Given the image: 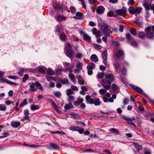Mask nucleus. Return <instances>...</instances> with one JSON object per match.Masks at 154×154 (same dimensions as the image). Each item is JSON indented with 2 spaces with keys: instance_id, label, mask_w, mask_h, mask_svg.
<instances>
[{
  "instance_id": "1",
  "label": "nucleus",
  "mask_w": 154,
  "mask_h": 154,
  "mask_svg": "<svg viewBox=\"0 0 154 154\" xmlns=\"http://www.w3.org/2000/svg\"><path fill=\"white\" fill-rule=\"evenodd\" d=\"M98 23L99 26L101 27L104 35L106 37L110 36V33L112 32V31L111 30L110 26L102 19L98 20Z\"/></svg>"
},
{
  "instance_id": "2",
  "label": "nucleus",
  "mask_w": 154,
  "mask_h": 154,
  "mask_svg": "<svg viewBox=\"0 0 154 154\" xmlns=\"http://www.w3.org/2000/svg\"><path fill=\"white\" fill-rule=\"evenodd\" d=\"M38 87V89L42 90V87L41 86V84L38 82H36L35 83H32L30 85V88L29 89V91H36L37 88L35 86Z\"/></svg>"
},
{
  "instance_id": "3",
  "label": "nucleus",
  "mask_w": 154,
  "mask_h": 154,
  "mask_svg": "<svg viewBox=\"0 0 154 154\" xmlns=\"http://www.w3.org/2000/svg\"><path fill=\"white\" fill-rule=\"evenodd\" d=\"M142 10V8H141L137 7L135 8L132 6H130L128 8V12L131 14H139Z\"/></svg>"
},
{
  "instance_id": "4",
  "label": "nucleus",
  "mask_w": 154,
  "mask_h": 154,
  "mask_svg": "<svg viewBox=\"0 0 154 154\" xmlns=\"http://www.w3.org/2000/svg\"><path fill=\"white\" fill-rule=\"evenodd\" d=\"M67 45L69 48H67L66 49V55L70 58L71 60H72L74 54L73 51L70 49L72 47V46L69 43H67Z\"/></svg>"
},
{
  "instance_id": "5",
  "label": "nucleus",
  "mask_w": 154,
  "mask_h": 154,
  "mask_svg": "<svg viewBox=\"0 0 154 154\" xmlns=\"http://www.w3.org/2000/svg\"><path fill=\"white\" fill-rule=\"evenodd\" d=\"M111 82L109 81L106 80H102V82L101 83L103 87L106 90H109L110 88Z\"/></svg>"
},
{
  "instance_id": "6",
  "label": "nucleus",
  "mask_w": 154,
  "mask_h": 154,
  "mask_svg": "<svg viewBox=\"0 0 154 154\" xmlns=\"http://www.w3.org/2000/svg\"><path fill=\"white\" fill-rule=\"evenodd\" d=\"M127 12V9L125 8H122V9L116 10L114 13L118 16H124Z\"/></svg>"
},
{
  "instance_id": "7",
  "label": "nucleus",
  "mask_w": 154,
  "mask_h": 154,
  "mask_svg": "<svg viewBox=\"0 0 154 154\" xmlns=\"http://www.w3.org/2000/svg\"><path fill=\"white\" fill-rule=\"evenodd\" d=\"M145 30L146 32V35L147 37L149 39L152 38L154 37V35L153 34V33L151 32V27L148 26L147 27Z\"/></svg>"
},
{
  "instance_id": "8",
  "label": "nucleus",
  "mask_w": 154,
  "mask_h": 154,
  "mask_svg": "<svg viewBox=\"0 0 154 154\" xmlns=\"http://www.w3.org/2000/svg\"><path fill=\"white\" fill-rule=\"evenodd\" d=\"M105 10L104 7L102 6H98L96 8V12L99 14H103L104 13Z\"/></svg>"
},
{
  "instance_id": "9",
  "label": "nucleus",
  "mask_w": 154,
  "mask_h": 154,
  "mask_svg": "<svg viewBox=\"0 0 154 154\" xmlns=\"http://www.w3.org/2000/svg\"><path fill=\"white\" fill-rule=\"evenodd\" d=\"M93 34L95 35L97 38H99L100 36V32L95 28H94L92 29Z\"/></svg>"
},
{
  "instance_id": "10",
  "label": "nucleus",
  "mask_w": 154,
  "mask_h": 154,
  "mask_svg": "<svg viewBox=\"0 0 154 154\" xmlns=\"http://www.w3.org/2000/svg\"><path fill=\"white\" fill-rule=\"evenodd\" d=\"M85 99L87 103L90 104H93L94 99L91 98L90 96L87 95L86 96Z\"/></svg>"
},
{
  "instance_id": "11",
  "label": "nucleus",
  "mask_w": 154,
  "mask_h": 154,
  "mask_svg": "<svg viewBox=\"0 0 154 154\" xmlns=\"http://www.w3.org/2000/svg\"><path fill=\"white\" fill-rule=\"evenodd\" d=\"M24 118L25 120H29V111L28 109H26L24 110Z\"/></svg>"
},
{
  "instance_id": "12",
  "label": "nucleus",
  "mask_w": 154,
  "mask_h": 154,
  "mask_svg": "<svg viewBox=\"0 0 154 154\" xmlns=\"http://www.w3.org/2000/svg\"><path fill=\"white\" fill-rule=\"evenodd\" d=\"M84 101V99L81 97H78V100L74 102L73 104L74 105L78 106L81 103H82Z\"/></svg>"
},
{
  "instance_id": "13",
  "label": "nucleus",
  "mask_w": 154,
  "mask_h": 154,
  "mask_svg": "<svg viewBox=\"0 0 154 154\" xmlns=\"http://www.w3.org/2000/svg\"><path fill=\"white\" fill-rule=\"evenodd\" d=\"M116 56L119 58L121 57L124 54L123 51L120 49L116 51Z\"/></svg>"
},
{
  "instance_id": "14",
  "label": "nucleus",
  "mask_w": 154,
  "mask_h": 154,
  "mask_svg": "<svg viewBox=\"0 0 154 154\" xmlns=\"http://www.w3.org/2000/svg\"><path fill=\"white\" fill-rule=\"evenodd\" d=\"M132 88L138 93L142 94H144L142 90L139 87L134 86Z\"/></svg>"
},
{
  "instance_id": "15",
  "label": "nucleus",
  "mask_w": 154,
  "mask_h": 154,
  "mask_svg": "<svg viewBox=\"0 0 154 154\" xmlns=\"http://www.w3.org/2000/svg\"><path fill=\"white\" fill-rule=\"evenodd\" d=\"M2 80L4 82H6L8 84L10 85H13L15 86H17L18 85V83L11 82L10 81H8V80L7 79H6L2 78Z\"/></svg>"
},
{
  "instance_id": "16",
  "label": "nucleus",
  "mask_w": 154,
  "mask_h": 154,
  "mask_svg": "<svg viewBox=\"0 0 154 154\" xmlns=\"http://www.w3.org/2000/svg\"><path fill=\"white\" fill-rule=\"evenodd\" d=\"M53 7L55 9L57 10H59L60 9L61 10L66 9L65 7H63V6H61L60 5H59L57 3H55L53 5Z\"/></svg>"
},
{
  "instance_id": "17",
  "label": "nucleus",
  "mask_w": 154,
  "mask_h": 154,
  "mask_svg": "<svg viewBox=\"0 0 154 154\" xmlns=\"http://www.w3.org/2000/svg\"><path fill=\"white\" fill-rule=\"evenodd\" d=\"M20 123L17 121H13L11 122V125L13 128H17L19 126Z\"/></svg>"
},
{
  "instance_id": "18",
  "label": "nucleus",
  "mask_w": 154,
  "mask_h": 154,
  "mask_svg": "<svg viewBox=\"0 0 154 154\" xmlns=\"http://www.w3.org/2000/svg\"><path fill=\"white\" fill-rule=\"evenodd\" d=\"M64 64L65 66L66 67V69L67 70L72 69L73 67L72 65H71L69 63L66 62H64Z\"/></svg>"
},
{
  "instance_id": "19",
  "label": "nucleus",
  "mask_w": 154,
  "mask_h": 154,
  "mask_svg": "<svg viewBox=\"0 0 154 154\" xmlns=\"http://www.w3.org/2000/svg\"><path fill=\"white\" fill-rule=\"evenodd\" d=\"M105 76L107 79H109L111 82L113 81L114 79L113 75L112 74H108Z\"/></svg>"
},
{
  "instance_id": "20",
  "label": "nucleus",
  "mask_w": 154,
  "mask_h": 154,
  "mask_svg": "<svg viewBox=\"0 0 154 154\" xmlns=\"http://www.w3.org/2000/svg\"><path fill=\"white\" fill-rule=\"evenodd\" d=\"M95 67V65L94 63H91L88 64L87 68L88 69L92 70L94 69Z\"/></svg>"
},
{
  "instance_id": "21",
  "label": "nucleus",
  "mask_w": 154,
  "mask_h": 154,
  "mask_svg": "<svg viewBox=\"0 0 154 154\" xmlns=\"http://www.w3.org/2000/svg\"><path fill=\"white\" fill-rule=\"evenodd\" d=\"M83 15V14L82 13L80 12H77L76 13V16L74 17L73 18L76 19H80Z\"/></svg>"
},
{
  "instance_id": "22",
  "label": "nucleus",
  "mask_w": 154,
  "mask_h": 154,
  "mask_svg": "<svg viewBox=\"0 0 154 154\" xmlns=\"http://www.w3.org/2000/svg\"><path fill=\"white\" fill-rule=\"evenodd\" d=\"M56 18L58 21H61L63 20H65L66 18L63 16L59 15L57 16Z\"/></svg>"
},
{
  "instance_id": "23",
  "label": "nucleus",
  "mask_w": 154,
  "mask_h": 154,
  "mask_svg": "<svg viewBox=\"0 0 154 154\" xmlns=\"http://www.w3.org/2000/svg\"><path fill=\"white\" fill-rule=\"evenodd\" d=\"M91 61L96 62L98 61L97 56L95 54H93L91 57Z\"/></svg>"
},
{
  "instance_id": "24",
  "label": "nucleus",
  "mask_w": 154,
  "mask_h": 154,
  "mask_svg": "<svg viewBox=\"0 0 154 154\" xmlns=\"http://www.w3.org/2000/svg\"><path fill=\"white\" fill-rule=\"evenodd\" d=\"M58 81L59 82L63 84H68L69 83L68 79L66 78L64 79H63L61 78H60L58 79Z\"/></svg>"
},
{
  "instance_id": "25",
  "label": "nucleus",
  "mask_w": 154,
  "mask_h": 154,
  "mask_svg": "<svg viewBox=\"0 0 154 154\" xmlns=\"http://www.w3.org/2000/svg\"><path fill=\"white\" fill-rule=\"evenodd\" d=\"M103 98L104 102L105 103H106L108 102L112 103L114 101L111 98H110L108 99L107 97H103Z\"/></svg>"
},
{
  "instance_id": "26",
  "label": "nucleus",
  "mask_w": 154,
  "mask_h": 154,
  "mask_svg": "<svg viewBox=\"0 0 154 154\" xmlns=\"http://www.w3.org/2000/svg\"><path fill=\"white\" fill-rule=\"evenodd\" d=\"M78 82L81 85H83L84 84V81L81 76L79 75L77 77Z\"/></svg>"
},
{
  "instance_id": "27",
  "label": "nucleus",
  "mask_w": 154,
  "mask_h": 154,
  "mask_svg": "<svg viewBox=\"0 0 154 154\" xmlns=\"http://www.w3.org/2000/svg\"><path fill=\"white\" fill-rule=\"evenodd\" d=\"M102 57L104 60H106L107 59V54L106 51H104L102 54Z\"/></svg>"
},
{
  "instance_id": "28",
  "label": "nucleus",
  "mask_w": 154,
  "mask_h": 154,
  "mask_svg": "<svg viewBox=\"0 0 154 154\" xmlns=\"http://www.w3.org/2000/svg\"><path fill=\"white\" fill-rule=\"evenodd\" d=\"M120 71H121L122 73V74L124 75H125L126 74V69L122 67L121 69V70H117V72L119 73H119L120 72Z\"/></svg>"
},
{
  "instance_id": "29",
  "label": "nucleus",
  "mask_w": 154,
  "mask_h": 154,
  "mask_svg": "<svg viewBox=\"0 0 154 154\" xmlns=\"http://www.w3.org/2000/svg\"><path fill=\"white\" fill-rule=\"evenodd\" d=\"M69 96L68 101H69V103L73 107V106L71 102L74 101L75 100L74 98V97L72 95Z\"/></svg>"
},
{
  "instance_id": "30",
  "label": "nucleus",
  "mask_w": 154,
  "mask_h": 154,
  "mask_svg": "<svg viewBox=\"0 0 154 154\" xmlns=\"http://www.w3.org/2000/svg\"><path fill=\"white\" fill-rule=\"evenodd\" d=\"M83 38L84 39L86 42H89L91 40V37L86 34H84Z\"/></svg>"
},
{
  "instance_id": "31",
  "label": "nucleus",
  "mask_w": 154,
  "mask_h": 154,
  "mask_svg": "<svg viewBox=\"0 0 154 154\" xmlns=\"http://www.w3.org/2000/svg\"><path fill=\"white\" fill-rule=\"evenodd\" d=\"M53 107L54 109L57 112L59 113L61 111L58 109V108L56 104L54 102H52V103Z\"/></svg>"
},
{
  "instance_id": "32",
  "label": "nucleus",
  "mask_w": 154,
  "mask_h": 154,
  "mask_svg": "<svg viewBox=\"0 0 154 154\" xmlns=\"http://www.w3.org/2000/svg\"><path fill=\"white\" fill-rule=\"evenodd\" d=\"M39 107L38 105L35 104L32 105L30 107V109L32 110H35L39 109Z\"/></svg>"
},
{
  "instance_id": "33",
  "label": "nucleus",
  "mask_w": 154,
  "mask_h": 154,
  "mask_svg": "<svg viewBox=\"0 0 154 154\" xmlns=\"http://www.w3.org/2000/svg\"><path fill=\"white\" fill-rule=\"evenodd\" d=\"M101 102L100 101L99 98H96L95 100H94L93 104L95 106H98L100 104Z\"/></svg>"
},
{
  "instance_id": "34",
  "label": "nucleus",
  "mask_w": 154,
  "mask_h": 154,
  "mask_svg": "<svg viewBox=\"0 0 154 154\" xmlns=\"http://www.w3.org/2000/svg\"><path fill=\"white\" fill-rule=\"evenodd\" d=\"M7 109V107L4 104H0V111H5Z\"/></svg>"
},
{
  "instance_id": "35",
  "label": "nucleus",
  "mask_w": 154,
  "mask_h": 154,
  "mask_svg": "<svg viewBox=\"0 0 154 154\" xmlns=\"http://www.w3.org/2000/svg\"><path fill=\"white\" fill-rule=\"evenodd\" d=\"M130 33L134 36H136L137 34L136 30L134 28H131L130 30Z\"/></svg>"
},
{
  "instance_id": "36",
  "label": "nucleus",
  "mask_w": 154,
  "mask_h": 154,
  "mask_svg": "<svg viewBox=\"0 0 154 154\" xmlns=\"http://www.w3.org/2000/svg\"><path fill=\"white\" fill-rule=\"evenodd\" d=\"M143 5L145 8L147 10H149L151 6L150 4L145 2L143 3Z\"/></svg>"
},
{
  "instance_id": "37",
  "label": "nucleus",
  "mask_w": 154,
  "mask_h": 154,
  "mask_svg": "<svg viewBox=\"0 0 154 154\" xmlns=\"http://www.w3.org/2000/svg\"><path fill=\"white\" fill-rule=\"evenodd\" d=\"M110 131L113 132L114 133L117 134H119V131L116 129L115 128H112L109 129V131Z\"/></svg>"
},
{
  "instance_id": "38",
  "label": "nucleus",
  "mask_w": 154,
  "mask_h": 154,
  "mask_svg": "<svg viewBox=\"0 0 154 154\" xmlns=\"http://www.w3.org/2000/svg\"><path fill=\"white\" fill-rule=\"evenodd\" d=\"M29 76L28 74H25L24 75L22 79V80L23 82H25L26 80H28Z\"/></svg>"
},
{
  "instance_id": "39",
  "label": "nucleus",
  "mask_w": 154,
  "mask_h": 154,
  "mask_svg": "<svg viewBox=\"0 0 154 154\" xmlns=\"http://www.w3.org/2000/svg\"><path fill=\"white\" fill-rule=\"evenodd\" d=\"M53 94L54 96L57 97H60L61 96V93L60 91L54 92Z\"/></svg>"
},
{
  "instance_id": "40",
  "label": "nucleus",
  "mask_w": 154,
  "mask_h": 154,
  "mask_svg": "<svg viewBox=\"0 0 154 154\" xmlns=\"http://www.w3.org/2000/svg\"><path fill=\"white\" fill-rule=\"evenodd\" d=\"M113 45L115 46V47L118 48L119 47V42L117 41H113L112 42Z\"/></svg>"
},
{
  "instance_id": "41",
  "label": "nucleus",
  "mask_w": 154,
  "mask_h": 154,
  "mask_svg": "<svg viewBox=\"0 0 154 154\" xmlns=\"http://www.w3.org/2000/svg\"><path fill=\"white\" fill-rule=\"evenodd\" d=\"M28 103L27 102V99H25L21 103L20 107H23L25 105H27Z\"/></svg>"
},
{
  "instance_id": "42",
  "label": "nucleus",
  "mask_w": 154,
  "mask_h": 154,
  "mask_svg": "<svg viewBox=\"0 0 154 154\" xmlns=\"http://www.w3.org/2000/svg\"><path fill=\"white\" fill-rule=\"evenodd\" d=\"M138 35L140 38H143L145 36V34L143 32H138Z\"/></svg>"
},
{
  "instance_id": "43",
  "label": "nucleus",
  "mask_w": 154,
  "mask_h": 154,
  "mask_svg": "<svg viewBox=\"0 0 154 154\" xmlns=\"http://www.w3.org/2000/svg\"><path fill=\"white\" fill-rule=\"evenodd\" d=\"M60 38L62 41H64L66 39V36L64 33H62L60 35Z\"/></svg>"
},
{
  "instance_id": "44",
  "label": "nucleus",
  "mask_w": 154,
  "mask_h": 154,
  "mask_svg": "<svg viewBox=\"0 0 154 154\" xmlns=\"http://www.w3.org/2000/svg\"><path fill=\"white\" fill-rule=\"evenodd\" d=\"M50 146L54 149L58 150L59 149V147L56 144L51 143L50 144Z\"/></svg>"
},
{
  "instance_id": "45",
  "label": "nucleus",
  "mask_w": 154,
  "mask_h": 154,
  "mask_svg": "<svg viewBox=\"0 0 154 154\" xmlns=\"http://www.w3.org/2000/svg\"><path fill=\"white\" fill-rule=\"evenodd\" d=\"M74 94V92L70 89L66 90V94L68 96H70L71 94Z\"/></svg>"
},
{
  "instance_id": "46",
  "label": "nucleus",
  "mask_w": 154,
  "mask_h": 154,
  "mask_svg": "<svg viewBox=\"0 0 154 154\" xmlns=\"http://www.w3.org/2000/svg\"><path fill=\"white\" fill-rule=\"evenodd\" d=\"M113 66L116 69H118L119 68H120V66L119 63H114Z\"/></svg>"
},
{
  "instance_id": "47",
  "label": "nucleus",
  "mask_w": 154,
  "mask_h": 154,
  "mask_svg": "<svg viewBox=\"0 0 154 154\" xmlns=\"http://www.w3.org/2000/svg\"><path fill=\"white\" fill-rule=\"evenodd\" d=\"M76 68H78L80 69H81L82 68V64L80 62H79L76 65Z\"/></svg>"
},
{
  "instance_id": "48",
  "label": "nucleus",
  "mask_w": 154,
  "mask_h": 154,
  "mask_svg": "<svg viewBox=\"0 0 154 154\" xmlns=\"http://www.w3.org/2000/svg\"><path fill=\"white\" fill-rule=\"evenodd\" d=\"M126 36L127 39L129 41H130L131 40L132 38L131 37V35L129 33H127L126 35Z\"/></svg>"
},
{
  "instance_id": "49",
  "label": "nucleus",
  "mask_w": 154,
  "mask_h": 154,
  "mask_svg": "<svg viewBox=\"0 0 154 154\" xmlns=\"http://www.w3.org/2000/svg\"><path fill=\"white\" fill-rule=\"evenodd\" d=\"M106 91L105 89H101L99 91V92L101 94H104L106 93Z\"/></svg>"
},
{
  "instance_id": "50",
  "label": "nucleus",
  "mask_w": 154,
  "mask_h": 154,
  "mask_svg": "<svg viewBox=\"0 0 154 154\" xmlns=\"http://www.w3.org/2000/svg\"><path fill=\"white\" fill-rule=\"evenodd\" d=\"M104 76V72H101V73H99L97 75V76L100 79L102 78Z\"/></svg>"
},
{
  "instance_id": "51",
  "label": "nucleus",
  "mask_w": 154,
  "mask_h": 154,
  "mask_svg": "<svg viewBox=\"0 0 154 154\" xmlns=\"http://www.w3.org/2000/svg\"><path fill=\"white\" fill-rule=\"evenodd\" d=\"M70 9L71 12L72 14H74L76 11L75 8L73 6H71L70 8Z\"/></svg>"
},
{
  "instance_id": "52",
  "label": "nucleus",
  "mask_w": 154,
  "mask_h": 154,
  "mask_svg": "<svg viewBox=\"0 0 154 154\" xmlns=\"http://www.w3.org/2000/svg\"><path fill=\"white\" fill-rule=\"evenodd\" d=\"M78 127L77 126H72L70 128V129L73 131H77L78 130Z\"/></svg>"
},
{
  "instance_id": "53",
  "label": "nucleus",
  "mask_w": 154,
  "mask_h": 154,
  "mask_svg": "<svg viewBox=\"0 0 154 154\" xmlns=\"http://www.w3.org/2000/svg\"><path fill=\"white\" fill-rule=\"evenodd\" d=\"M47 72L48 74L50 75H52L54 74V72L50 69H48L47 70Z\"/></svg>"
},
{
  "instance_id": "54",
  "label": "nucleus",
  "mask_w": 154,
  "mask_h": 154,
  "mask_svg": "<svg viewBox=\"0 0 154 154\" xmlns=\"http://www.w3.org/2000/svg\"><path fill=\"white\" fill-rule=\"evenodd\" d=\"M135 3L134 0H129L127 2V4L128 5H133Z\"/></svg>"
},
{
  "instance_id": "55",
  "label": "nucleus",
  "mask_w": 154,
  "mask_h": 154,
  "mask_svg": "<svg viewBox=\"0 0 154 154\" xmlns=\"http://www.w3.org/2000/svg\"><path fill=\"white\" fill-rule=\"evenodd\" d=\"M84 131V129L78 127V130L77 131H78L79 133L82 134L83 133Z\"/></svg>"
},
{
  "instance_id": "56",
  "label": "nucleus",
  "mask_w": 154,
  "mask_h": 154,
  "mask_svg": "<svg viewBox=\"0 0 154 154\" xmlns=\"http://www.w3.org/2000/svg\"><path fill=\"white\" fill-rule=\"evenodd\" d=\"M69 76L71 80L74 81L75 79V75L73 74H69Z\"/></svg>"
},
{
  "instance_id": "57",
  "label": "nucleus",
  "mask_w": 154,
  "mask_h": 154,
  "mask_svg": "<svg viewBox=\"0 0 154 154\" xmlns=\"http://www.w3.org/2000/svg\"><path fill=\"white\" fill-rule=\"evenodd\" d=\"M133 120H134V119H131V120L128 121L127 122L130 125H133L134 127H135L136 126L134 124L133 122H132Z\"/></svg>"
},
{
  "instance_id": "58",
  "label": "nucleus",
  "mask_w": 154,
  "mask_h": 154,
  "mask_svg": "<svg viewBox=\"0 0 154 154\" xmlns=\"http://www.w3.org/2000/svg\"><path fill=\"white\" fill-rule=\"evenodd\" d=\"M70 106H72L70 104V105L68 104L65 105V106H64L65 109L66 110H67L70 109V108H71Z\"/></svg>"
},
{
  "instance_id": "59",
  "label": "nucleus",
  "mask_w": 154,
  "mask_h": 154,
  "mask_svg": "<svg viewBox=\"0 0 154 154\" xmlns=\"http://www.w3.org/2000/svg\"><path fill=\"white\" fill-rule=\"evenodd\" d=\"M112 88L114 90H117L118 88V86L116 84H113L112 85Z\"/></svg>"
},
{
  "instance_id": "60",
  "label": "nucleus",
  "mask_w": 154,
  "mask_h": 154,
  "mask_svg": "<svg viewBox=\"0 0 154 154\" xmlns=\"http://www.w3.org/2000/svg\"><path fill=\"white\" fill-rule=\"evenodd\" d=\"M45 69L42 67H40L38 69L39 72L41 73H43L45 72Z\"/></svg>"
},
{
  "instance_id": "61",
  "label": "nucleus",
  "mask_w": 154,
  "mask_h": 154,
  "mask_svg": "<svg viewBox=\"0 0 154 154\" xmlns=\"http://www.w3.org/2000/svg\"><path fill=\"white\" fill-rule=\"evenodd\" d=\"M8 78L13 79H17L18 78L17 76H8Z\"/></svg>"
},
{
  "instance_id": "62",
  "label": "nucleus",
  "mask_w": 154,
  "mask_h": 154,
  "mask_svg": "<svg viewBox=\"0 0 154 154\" xmlns=\"http://www.w3.org/2000/svg\"><path fill=\"white\" fill-rule=\"evenodd\" d=\"M113 12L111 11H109L107 13L108 16L112 17L113 16Z\"/></svg>"
},
{
  "instance_id": "63",
  "label": "nucleus",
  "mask_w": 154,
  "mask_h": 154,
  "mask_svg": "<svg viewBox=\"0 0 154 154\" xmlns=\"http://www.w3.org/2000/svg\"><path fill=\"white\" fill-rule=\"evenodd\" d=\"M124 29V26L122 25H120L119 26V30L120 32H122L123 31V29Z\"/></svg>"
},
{
  "instance_id": "64",
  "label": "nucleus",
  "mask_w": 154,
  "mask_h": 154,
  "mask_svg": "<svg viewBox=\"0 0 154 154\" xmlns=\"http://www.w3.org/2000/svg\"><path fill=\"white\" fill-rule=\"evenodd\" d=\"M71 37L75 41H78L79 40V39L76 36L73 35H71Z\"/></svg>"
}]
</instances>
